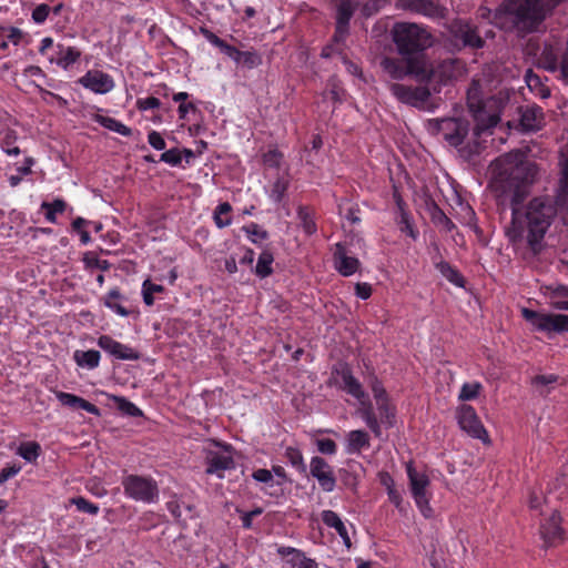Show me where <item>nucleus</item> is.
Masks as SVG:
<instances>
[{
	"instance_id": "1",
	"label": "nucleus",
	"mask_w": 568,
	"mask_h": 568,
	"mask_svg": "<svg viewBox=\"0 0 568 568\" xmlns=\"http://www.w3.org/2000/svg\"><path fill=\"white\" fill-rule=\"evenodd\" d=\"M521 163L523 154L519 151L509 152L498 158L491 165L493 185L497 192H500L498 196L510 201L513 220L506 229L509 241L518 242L527 230L528 242L534 246L542 239L556 214V210L550 201L536 197L529 202L525 214L519 212L517 204L523 201L526 194L525 186L518 182L524 171Z\"/></svg>"
},
{
	"instance_id": "2",
	"label": "nucleus",
	"mask_w": 568,
	"mask_h": 568,
	"mask_svg": "<svg viewBox=\"0 0 568 568\" xmlns=\"http://www.w3.org/2000/svg\"><path fill=\"white\" fill-rule=\"evenodd\" d=\"M561 0H504L495 10L494 24L506 31H535Z\"/></svg>"
},
{
	"instance_id": "3",
	"label": "nucleus",
	"mask_w": 568,
	"mask_h": 568,
	"mask_svg": "<svg viewBox=\"0 0 568 568\" xmlns=\"http://www.w3.org/2000/svg\"><path fill=\"white\" fill-rule=\"evenodd\" d=\"M467 104L475 120L474 136L489 134L490 129L499 121L504 108L503 100L493 97L481 101L480 85L477 81H473L467 90Z\"/></svg>"
},
{
	"instance_id": "4",
	"label": "nucleus",
	"mask_w": 568,
	"mask_h": 568,
	"mask_svg": "<svg viewBox=\"0 0 568 568\" xmlns=\"http://www.w3.org/2000/svg\"><path fill=\"white\" fill-rule=\"evenodd\" d=\"M429 125L440 133L445 141L453 146H460L459 152L464 158H471L485 148V140L468 136V124L462 119H442L429 122Z\"/></svg>"
},
{
	"instance_id": "5",
	"label": "nucleus",
	"mask_w": 568,
	"mask_h": 568,
	"mask_svg": "<svg viewBox=\"0 0 568 568\" xmlns=\"http://www.w3.org/2000/svg\"><path fill=\"white\" fill-rule=\"evenodd\" d=\"M392 34L402 55L414 57V53L424 51L433 44L432 34L417 23L397 22L393 27Z\"/></svg>"
},
{
	"instance_id": "6",
	"label": "nucleus",
	"mask_w": 568,
	"mask_h": 568,
	"mask_svg": "<svg viewBox=\"0 0 568 568\" xmlns=\"http://www.w3.org/2000/svg\"><path fill=\"white\" fill-rule=\"evenodd\" d=\"M405 59L383 58L381 67L392 79L402 80L407 75H413L417 81H430V72L427 62L423 57L404 55Z\"/></svg>"
},
{
	"instance_id": "7",
	"label": "nucleus",
	"mask_w": 568,
	"mask_h": 568,
	"mask_svg": "<svg viewBox=\"0 0 568 568\" xmlns=\"http://www.w3.org/2000/svg\"><path fill=\"white\" fill-rule=\"evenodd\" d=\"M337 374L342 381V388L359 400L362 405L359 414L368 428L375 434V436H381L382 430L379 423L361 383L353 376L351 369L346 366L341 367V369L337 371Z\"/></svg>"
},
{
	"instance_id": "8",
	"label": "nucleus",
	"mask_w": 568,
	"mask_h": 568,
	"mask_svg": "<svg viewBox=\"0 0 568 568\" xmlns=\"http://www.w3.org/2000/svg\"><path fill=\"white\" fill-rule=\"evenodd\" d=\"M124 493L132 499L143 503H155L159 498L158 484L151 477L129 475L122 481Z\"/></svg>"
},
{
	"instance_id": "9",
	"label": "nucleus",
	"mask_w": 568,
	"mask_h": 568,
	"mask_svg": "<svg viewBox=\"0 0 568 568\" xmlns=\"http://www.w3.org/2000/svg\"><path fill=\"white\" fill-rule=\"evenodd\" d=\"M521 314L535 329L545 332L549 336L555 333L568 332V315L539 313L529 308H523Z\"/></svg>"
},
{
	"instance_id": "10",
	"label": "nucleus",
	"mask_w": 568,
	"mask_h": 568,
	"mask_svg": "<svg viewBox=\"0 0 568 568\" xmlns=\"http://www.w3.org/2000/svg\"><path fill=\"white\" fill-rule=\"evenodd\" d=\"M407 475L410 490L417 507L425 517H429L432 509L429 507V500L427 497V487L429 486V479L427 475L425 473L417 471L412 464L407 465Z\"/></svg>"
},
{
	"instance_id": "11",
	"label": "nucleus",
	"mask_w": 568,
	"mask_h": 568,
	"mask_svg": "<svg viewBox=\"0 0 568 568\" xmlns=\"http://www.w3.org/2000/svg\"><path fill=\"white\" fill-rule=\"evenodd\" d=\"M389 90L398 101L416 108H425L430 97V91L426 87H408L400 83H390Z\"/></svg>"
},
{
	"instance_id": "12",
	"label": "nucleus",
	"mask_w": 568,
	"mask_h": 568,
	"mask_svg": "<svg viewBox=\"0 0 568 568\" xmlns=\"http://www.w3.org/2000/svg\"><path fill=\"white\" fill-rule=\"evenodd\" d=\"M460 428L474 438L488 440V435L479 420L475 409L469 405H463L457 413Z\"/></svg>"
},
{
	"instance_id": "13",
	"label": "nucleus",
	"mask_w": 568,
	"mask_h": 568,
	"mask_svg": "<svg viewBox=\"0 0 568 568\" xmlns=\"http://www.w3.org/2000/svg\"><path fill=\"white\" fill-rule=\"evenodd\" d=\"M336 6V31L334 40L342 42L348 33V23L359 0H334Z\"/></svg>"
},
{
	"instance_id": "14",
	"label": "nucleus",
	"mask_w": 568,
	"mask_h": 568,
	"mask_svg": "<svg viewBox=\"0 0 568 568\" xmlns=\"http://www.w3.org/2000/svg\"><path fill=\"white\" fill-rule=\"evenodd\" d=\"M78 82L97 94H106L114 88L112 77L100 70H89Z\"/></svg>"
},
{
	"instance_id": "15",
	"label": "nucleus",
	"mask_w": 568,
	"mask_h": 568,
	"mask_svg": "<svg viewBox=\"0 0 568 568\" xmlns=\"http://www.w3.org/2000/svg\"><path fill=\"white\" fill-rule=\"evenodd\" d=\"M310 473L314 478H316L324 491L331 493L335 489L336 479L333 468L322 457L314 456L311 459Z\"/></svg>"
},
{
	"instance_id": "16",
	"label": "nucleus",
	"mask_w": 568,
	"mask_h": 568,
	"mask_svg": "<svg viewBox=\"0 0 568 568\" xmlns=\"http://www.w3.org/2000/svg\"><path fill=\"white\" fill-rule=\"evenodd\" d=\"M98 345L116 359L135 361L139 358L138 352L113 339L109 335L100 336L98 339Z\"/></svg>"
},
{
	"instance_id": "17",
	"label": "nucleus",
	"mask_w": 568,
	"mask_h": 568,
	"mask_svg": "<svg viewBox=\"0 0 568 568\" xmlns=\"http://www.w3.org/2000/svg\"><path fill=\"white\" fill-rule=\"evenodd\" d=\"M560 516L552 513L551 516L541 525L540 536L546 547L557 546L564 540V530L560 527Z\"/></svg>"
},
{
	"instance_id": "18",
	"label": "nucleus",
	"mask_w": 568,
	"mask_h": 568,
	"mask_svg": "<svg viewBox=\"0 0 568 568\" xmlns=\"http://www.w3.org/2000/svg\"><path fill=\"white\" fill-rule=\"evenodd\" d=\"M333 257L335 268L343 276L353 275L359 267V261L349 255L346 247L341 243L335 245Z\"/></svg>"
},
{
	"instance_id": "19",
	"label": "nucleus",
	"mask_w": 568,
	"mask_h": 568,
	"mask_svg": "<svg viewBox=\"0 0 568 568\" xmlns=\"http://www.w3.org/2000/svg\"><path fill=\"white\" fill-rule=\"evenodd\" d=\"M207 474H216L220 478L223 477V471L234 468V459L229 449L210 452L207 455Z\"/></svg>"
},
{
	"instance_id": "20",
	"label": "nucleus",
	"mask_w": 568,
	"mask_h": 568,
	"mask_svg": "<svg viewBox=\"0 0 568 568\" xmlns=\"http://www.w3.org/2000/svg\"><path fill=\"white\" fill-rule=\"evenodd\" d=\"M544 125L542 109L538 105H527L520 112V126L524 131H537Z\"/></svg>"
},
{
	"instance_id": "21",
	"label": "nucleus",
	"mask_w": 568,
	"mask_h": 568,
	"mask_svg": "<svg viewBox=\"0 0 568 568\" xmlns=\"http://www.w3.org/2000/svg\"><path fill=\"white\" fill-rule=\"evenodd\" d=\"M55 396L58 400L64 406L71 407L73 409H83L90 414L100 416V409L82 397L64 392H57Z\"/></svg>"
},
{
	"instance_id": "22",
	"label": "nucleus",
	"mask_w": 568,
	"mask_h": 568,
	"mask_svg": "<svg viewBox=\"0 0 568 568\" xmlns=\"http://www.w3.org/2000/svg\"><path fill=\"white\" fill-rule=\"evenodd\" d=\"M371 446L369 435L364 430H351L346 435V453L347 454H359L362 449H366Z\"/></svg>"
},
{
	"instance_id": "23",
	"label": "nucleus",
	"mask_w": 568,
	"mask_h": 568,
	"mask_svg": "<svg viewBox=\"0 0 568 568\" xmlns=\"http://www.w3.org/2000/svg\"><path fill=\"white\" fill-rule=\"evenodd\" d=\"M322 520L326 526L334 528L337 531V534L341 536V538L343 539L344 545L347 548H351L352 542H351V538L348 536L347 529H346L344 523L342 521V519L339 518V516L335 511L324 510L322 513Z\"/></svg>"
},
{
	"instance_id": "24",
	"label": "nucleus",
	"mask_w": 568,
	"mask_h": 568,
	"mask_svg": "<svg viewBox=\"0 0 568 568\" xmlns=\"http://www.w3.org/2000/svg\"><path fill=\"white\" fill-rule=\"evenodd\" d=\"M407 8L416 13L430 18L444 16V9L429 0H409Z\"/></svg>"
},
{
	"instance_id": "25",
	"label": "nucleus",
	"mask_w": 568,
	"mask_h": 568,
	"mask_svg": "<svg viewBox=\"0 0 568 568\" xmlns=\"http://www.w3.org/2000/svg\"><path fill=\"white\" fill-rule=\"evenodd\" d=\"M282 557H291L288 562L293 568H317V564L310 558H306L301 551L291 547H282L278 549Z\"/></svg>"
},
{
	"instance_id": "26",
	"label": "nucleus",
	"mask_w": 568,
	"mask_h": 568,
	"mask_svg": "<svg viewBox=\"0 0 568 568\" xmlns=\"http://www.w3.org/2000/svg\"><path fill=\"white\" fill-rule=\"evenodd\" d=\"M456 37L463 41L465 45L479 48L483 45V40L478 34L477 29H473L469 24L463 23L456 30Z\"/></svg>"
},
{
	"instance_id": "27",
	"label": "nucleus",
	"mask_w": 568,
	"mask_h": 568,
	"mask_svg": "<svg viewBox=\"0 0 568 568\" xmlns=\"http://www.w3.org/2000/svg\"><path fill=\"white\" fill-rule=\"evenodd\" d=\"M124 297L120 293L118 288H112L105 296H104V305L119 314L120 316H129L130 311L122 305V301Z\"/></svg>"
},
{
	"instance_id": "28",
	"label": "nucleus",
	"mask_w": 568,
	"mask_h": 568,
	"mask_svg": "<svg viewBox=\"0 0 568 568\" xmlns=\"http://www.w3.org/2000/svg\"><path fill=\"white\" fill-rule=\"evenodd\" d=\"M73 359L79 366L93 369L99 366L100 353L94 349L75 351L73 354Z\"/></svg>"
},
{
	"instance_id": "29",
	"label": "nucleus",
	"mask_w": 568,
	"mask_h": 568,
	"mask_svg": "<svg viewBox=\"0 0 568 568\" xmlns=\"http://www.w3.org/2000/svg\"><path fill=\"white\" fill-rule=\"evenodd\" d=\"M59 57L55 62L63 69H68L80 58V51L73 47L63 48L62 45H59Z\"/></svg>"
},
{
	"instance_id": "30",
	"label": "nucleus",
	"mask_w": 568,
	"mask_h": 568,
	"mask_svg": "<svg viewBox=\"0 0 568 568\" xmlns=\"http://www.w3.org/2000/svg\"><path fill=\"white\" fill-rule=\"evenodd\" d=\"M430 72V80L438 78L440 82H446L447 80L455 77V62L452 60H447L442 62L436 70H432L429 68Z\"/></svg>"
},
{
	"instance_id": "31",
	"label": "nucleus",
	"mask_w": 568,
	"mask_h": 568,
	"mask_svg": "<svg viewBox=\"0 0 568 568\" xmlns=\"http://www.w3.org/2000/svg\"><path fill=\"white\" fill-rule=\"evenodd\" d=\"M232 206L230 203L224 202L216 206L214 211V222L217 227L223 229L225 226H229L232 222L231 213Z\"/></svg>"
},
{
	"instance_id": "32",
	"label": "nucleus",
	"mask_w": 568,
	"mask_h": 568,
	"mask_svg": "<svg viewBox=\"0 0 568 568\" xmlns=\"http://www.w3.org/2000/svg\"><path fill=\"white\" fill-rule=\"evenodd\" d=\"M41 447L37 442L22 443L18 448V455L24 460L32 463L39 457Z\"/></svg>"
},
{
	"instance_id": "33",
	"label": "nucleus",
	"mask_w": 568,
	"mask_h": 568,
	"mask_svg": "<svg viewBox=\"0 0 568 568\" xmlns=\"http://www.w3.org/2000/svg\"><path fill=\"white\" fill-rule=\"evenodd\" d=\"M273 254L270 251H263L257 260L255 272L261 277H266L272 273Z\"/></svg>"
},
{
	"instance_id": "34",
	"label": "nucleus",
	"mask_w": 568,
	"mask_h": 568,
	"mask_svg": "<svg viewBox=\"0 0 568 568\" xmlns=\"http://www.w3.org/2000/svg\"><path fill=\"white\" fill-rule=\"evenodd\" d=\"M110 398L122 413L133 417L142 415V410L126 398L115 395H112Z\"/></svg>"
},
{
	"instance_id": "35",
	"label": "nucleus",
	"mask_w": 568,
	"mask_h": 568,
	"mask_svg": "<svg viewBox=\"0 0 568 568\" xmlns=\"http://www.w3.org/2000/svg\"><path fill=\"white\" fill-rule=\"evenodd\" d=\"M98 122L111 130V131H114L121 135H124V136H128L131 134V129L128 128L126 125H124L123 123L119 122L118 120L113 119V118H110V116H98Z\"/></svg>"
},
{
	"instance_id": "36",
	"label": "nucleus",
	"mask_w": 568,
	"mask_h": 568,
	"mask_svg": "<svg viewBox=\"0 0 568 568\" xmlns=\"http://www.w3.org/2000/svg\"><path fill=\"white\" fill-rule=\"evenodd\" d=\"M285 457L290 464L296 468V470L303 474L306 473V465L300 449L295 447H287L285 450Z\"/></svg>"
},
{
	"instance_id": "37",
	"label": "nucleus",
	"mask_w": 568,
	"mask_h": 568,
	"mask_svg": "<svg viewBox=\"0 0 568 568\" xmlns=\"http://www.w3.org/2000/svg\"><path fill=\"white\" fill-rule=\"evenodd\" d=\"M436 268L440 272V274L444 277H446L453 284L458 285V286L463 285V277L447 262L437 263Z\"/></svg>"
},
{
	"instance_id": "38",
	"label": "nucleus",
	"mask_w": 568,
	"mask_h": 568,
	"mask_svg": "<svg viewBox=\"0 0 568 568\" xmlns=\"http://www.w3.org/2000/svg\"><path fill=\"white\" fill-rule=\"evenodd\" d=\"M42 209H44L45 217L49 222L55 223V214L62 213L65 209V202L61 199L54 200L52 203L43 202L41 205Z\"/></svg>"
},
{
	"instance_id": "39",
	"label": "nucleus",
	"mask_w": 568,
	"mask_h": 568,
	"mask_svg": "<svg viewBox=\"0 0 568 568\" xmlns=\"http://www.w3.org/2000/svg\"><path fill=\"white\" fill-rule=\"evenodd\" d=\"M297 216L301 222V226L307 235H312L316 232V224L311 212L305 207H300Z\"/></svg>"
},
{
	"instance_id": "40",
	"label": "nucleus",
	"mask_w": 568,
	"mask_h": 568,
	"mask_svg": "<svg viewBox=\"0 0 568 568\" xmlns=\"http://www.w3.org/2000/svg\"><path fill=\"white\" fill-rule=\"evenodd\" d=\"M163 286L152 283L150 280H145L142 285L143 301L146 305L151 306L154 303L155 293L163 292Z\"/></svg>"
},
{
	"instance_id": "41",
	"label": "nucleus",
	"mask_w": 568,
	"mask_h": 568,
	"mask_svg": "<svg viewBox=\"0 0 568 568\" xmlns=\"http://www.w3.org/2000/svg\"><path fill=\"white\" fill-rule=\"evenodd\" d=\"M558 381V376L554 374L538 375L534 377L532 385L540 394H547L549 392L548 386L555 384Z\"/></svg>"
},
{
	"instance_id": "42",
	"label": "nucleus",
	"mask_w": 568,
	"mask_h": 568,
	"mask_svg": "<svg viewBox=\"0 0 568 568\" xmlns=\"http://www.w3.org/2000/svg\"><path fill=\"white\" fill-rule=\"evenodd\" d=\"M262 62L261 57L253 51H241L236 63L245 68L252 69L260 65Z\"/></svg>"
},
{
	"instance_id": "43",
	"label": "nucleus",
	"mask_w": 568,
	"mask_h": 568,
	"mask_svg": "<svg viewBox=\"0 0 568 568\" xmlns=\"http://www.w3.org/2000/svg\"><path fill=\"white\" fill-rule=\"evenodd\" d=\"M539 63L544 69L550 72L558 70L557 58L550 49H545L542 51Z\"/></svg>"
},
{
	"instance_id": "44",
	"label": "nucleus",
	"mask_w": 568,
	"mask_h": 568,
	"mask_svg": "<svg viewBox=\"0 0 568 568\" xmlns=\"http://www.w3.org/2000/svg\"><path fill=\"white\" fill-rule=\"evenodd\" d=\"M287 186H288V181L284 178H280L277 179L274 184H273V187H272V191H271V199L275 202H280L286 190H287Z\"/></svg>"
},
{
	"instance_id": "45",
	"label": "nucleus",
	"mask_w": 568,
	"mask_h": 568,
	"mask_svg": "<svg viewBox=\"0 0 568 568\" xmlns=\"http://www.w3.org/2000/svg\"><path fill=\"white\" fill-rule=\"evenodd\" d=\"M479 383H466L463 385L460 393H459V399L462 400H470L477 397L479 389H480Z\"/></svg>"
},
{
	"instance_id": "46",
	"label": "nucleus",
	"mask_w": 568,
	"mask_h": 568,
	"mask_svg": "<svg viewBox=\"0 0 568 568\" xmlns=\"http://www.w3.org/2000/svg\"><path fill=\"white\" fill-rule=\"evenodd\" d=\"M71 503L73 505H75V507H77V509L79 511H82V513H88V514H91V515H97L98 511H99V507L97 505L90 503L89 500H87L83 497L72 498Z\"/></svg>"
},
{
	"instance_id": "47",
	"label": "nucleus",
	"mask_w": 568,
	"mask_h": 568,
	"mask_svg": "<svg viewBox=\"0 0 568 568\" xmlns=\"http://www.w3.org/2000/svg\"><path fill=\"white\" fill-rule=\"evenodd\" d=\"M244 231L251 236V240L256 243L267 239V232L261 230L257 224L252 223L244 227Z\"/></svg>"
},
{
	"instance_id": "48",
	"label": "nucleus",
	"mask_w": 568,
	"mask_h": 568,
	"mask_svg": "<svg viewBox=\"0 0 568 568\" xmlns=\"http://www.w3.org/2000/svg\"><path fill=\"white\" fill-rule=\"evenodd\" d=\"M282 158V153L277 150H270L264 154L263 162L268 168H280Z\"/></svg>"
},
{
	"instance_id": "49",
	"label": "nucleus",
	"mask_w": 568,
	"mask_h": 568,
	"mask_svg": "<svg viewBox=\"0 0 568 568\" xmlns=\"http://www.w3.org/2000/svg\"><path fill=\"white\" fill-rule=\"evenodd\" d=\"M49 12H50V7L45 3H41L33 9L32 20L36 23H43L47 20Z\"/></svg>"
},
{
	"instance_id": "50",
	"label": "nucleus",
	"mask_w": 568,
	"mask_h": 568,
	"mask_svg": "<svg viewBox=\"0 0 568 568\" xmlns=\"http://www.w3.org/2000/svg\"><path fill=\"white\" fill-rule=\"evenodd\" d=\"M377 408L379 410L382 420L390 424L392 418H394V409L389 405L388 399H383L381 403H377Z\"/></svg>"
},
{
	"instance_id": "51",
	"label": "nucleus",
	"mask_w": 568,
	"mask_h": 568,
	"mask_svg": "<svg viewBox=\"0 0 568 568\" xmlns=\"http://www.w3.org/2000/svg\"><path fill=\"white\" fill-rule=\"evenodd\" d=\"M181 160V152L178 149H170L161 154V161L171 165H179Z\"/></svg>"
},
{
	"instance_id": "52",
	"label": "nucleus",
	"mask_w": 568,
	"mask_h": 568,
	"mask_svg": "<svg viewBox=\"0 0 568 568\" xmlns=\"http://www.w3.org/2000/svg\"><path fill=\"white\" fill-rule=\"evenodd\" d=\"M84 263L88 267H97L102 271H106L110 268V263L106 260H100L93 255L87 254L84 256Z\"/></svg>"
},
{
	"instance_id": "53",
	"label": "nucleus",
	"mask_w": 568,
	"mask_h": 568,
	"mask_svg": "<svg viewBox=\"0 0 568 568\" xmlns=\"http://www.w3.org/2000/svg\"><path fill=\"white\" fill-rule=\"evenodd\" d=\"M317 448L322 454L334 455L336 453V444L329 438L317 440Z\"/></svg>"
},
{
	"instance_id": "54",
	"label": "nucleus",
	"mask_w": 568,
	"mask_h": 568,
	"mask_svg": "<svg viewBox=\"0 0 568 568\" xmlns=\"http://www.w3.org/2000/svg\"><path fill=\"white\" fill-rule=\"evenodd\" d=\"M433 220L435 223L442 225L447 231H450L454 226L453 222L438 209H435L433 213Z\"/></svg>"
},
{
	"instance_id": "55",
	"label": "nucleus",
	"mask_w": 568,
	"mask_h": 568,
	"mask_svg": "<svg viewBox=\"0 0 568 568\" xmlns=\"http://www.w3.org/2000/svg\"><path fill=\"white\" fill-rule=\"evenodd\" d=\"M148 141L152 148L155 150H164L165 149V141L162 138V135L156 131H151L148 135Z\"/></svg>"
},
{
	"instance_id": "56",
	"label": "nucleus",
	"mask_w": 568,
	"mask_h": 568,
	"mask_svg": "<svg viewBox=\"0 0 568 568\" xmlns=\"http://www.w3.org/2000/svg\"><path fill=\"white\" fill-rule=\"evenodd\" d=\"M21 470V467L17 464L4 467L0 471V481L6 483L11 477L16 476Z\"/></svg>"
},
{
	"instance_id": "57",
	"label": "nucleus",
	"mask_w": 568,
	"mask_h": 568,
	"mask_svg": "<svg viewBox=\"0 0 568 568\" xmlns=\"http://www.w3.org/2000/svg\"><path fill=\"white\" fill-rule=\"evenodd\" d=\"M161 104L160 100L154 97H148L138 101V106L141 110L156 109Z\"/></svg>"
},
{
	"instance_id": "58",
	"label": "nucleus",
	"mask_w": 568,
	"mask_h": 568,
	"mask_svg": "<svg viewBox=\"0 0 568 568\" xmlns=\"http://www.w3.org/2000/svg\"><path fill=\"white\" fill-rule=\"evenodd\" d=\"M355 291L356 295L362 300H367L372 295V286L367 283H357Z\"/></svg>"
},
{
	"instance_id": "59",
	"label": "nucleus",
	"mask_w": 568,
	"mask_h": 568,
	"mask_svg": "<svg viewBox=\"0 0 568 568\" xmlns=\"http://www.w3.org/2000/svg\"><path fill=\"white\" fill-rule=\"evenodd\" d=\"M372 392H373L374 397L376 399V404L381 403L383 399L384 400L387 399L386 390H385V388L382 386V384L379 382H375L372 385Z\"/></svg>"
},
{
	"instance_id": "60",
	"label": "nucleus",
	"mask_w": 568,
	"mask_h": 568,
	"mask_svg": "<svg viewBox=\"0 0 568 568\" xmlns=\"http://www.w3.org/2000/svg\"><path fill=\"white\" fill-rule=\"evenodd\" d=\"M253 478L261 483H268L272 480L273 475L270 470L260 468L253 473Z\"/></svg>"
},
{
	"instance_id": "61",
	"label": "nucleus",
	"mask_w": 568,
	"mask_h": 568,
	"mask_svg": "<svg viewBox=\"0 0 568 568\" xmlns=\"http://www.w3.org/2000/svg\"><path fill=\"white\" fill-rule=\"evenodd\" d=\"M527 85L532 90L540 84V78L535 74L531 70H528L525 75Z\"/></svg>"
},
{
	"instance_id": "62",
	"label": "nucleus",
	"mask_w": 568,
	"mask_h": 568,
	"mask_svg": "<svg viewBox=\"0 0 568 568\" xmlns=\"http://www.w3.org/2000/svg\"><path fill=\"white\" fill-rule=\"evenodd\" d=\"M11 139V133H7L6 134V138L3 140V151L8 154V155H19L20 154V149L18 146H13V148H10V142L9 140Z\"/></svg>"
},
{
	"instance_id": "63",
	"label": "nucleus",
	"mask_w": 568,
	"mask_h": 568,
	"mask_svg": "<svg viewBox=\"0 0 568 568\" xmlns=\"http://www.w3.org/2000/svg\"><path fill=\"white\" fill-rule=\"evenodd\" d=\"M561 296H565V297L568 296V286L557 285L556 287L552 288V291H551L552 301H557L556 298L561 297Z\"/></svg>"
},
{
	"instance_id": "64",
	"label": "nucleus",
	"mask_w": 568,
	"mask_h": 568,
	"mask_svg": "<svg viewBox=\"0 0 568 568\" xmlns=\"http://www.w3.org/2000/svg\"><path fill=\"white\" fill-rule=\"evenodd\" d=\"M562 166V181H561V192L565 193L568 189V159L561 163Z\"/></svg>"
}]
</instances>
